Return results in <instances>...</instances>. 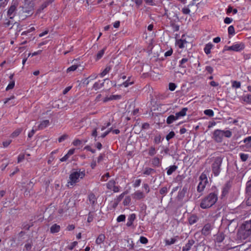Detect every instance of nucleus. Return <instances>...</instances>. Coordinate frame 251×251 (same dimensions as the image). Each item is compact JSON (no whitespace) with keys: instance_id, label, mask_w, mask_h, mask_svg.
Listing matches in <instances>:
<instances>
[{"instance_id":"obj_1","label":"nucleus","mask_w":251,"mask_h":251,"mask_svg":"<svg viewBox=\"0 0 251 251\" xmlns=\"http://www.w3.org/2000/svg\"><path fill=\"white\" fill-rule=\"evenodd\" d=\"M212 192L201 200L200 207L207 209L213 206L218 200V190L215 186H212Z\"/></svg>"},{"instance_id":"obj_2","label":"nucleus","mask_w":251,"mask_h":251,"mask_svg":"<svg viewBox=\"0 0 251 251\" xmlns=\"http://www.w3.org/2000/svg\"><path fill=\"white\" fill-rule=\"evenodd\" d=\"M223 155L213 156L210 160L212 173L215 176H218L222 171V164L224 159Z\"/></svg>"},{"instance_id":"obj_3","label":"nucleus","mask_w":251,"mask_h":251,"mask_svg":"<svg viewBox=\"0 0 251 251\" xmlns=\"http://www.w3.org/2000/svg\"><path fill=\"white\" fill-rule=\"evenodd\" d=\"M251 235V220L245 221L238 229L237 236L240 240H245Z\"/></svg>"},{"instance_id":"obj_4","label":"nucleus","mask_w":251,"mask_h":251,"mask_svg":"<svg viewBox=\"0 0 251 251\" xmlns=\"http://www.w3.org/2000/svg\"><path fill=\"white\" fill-rule=\"evenodd\" d=\"M232 132L230 130H223L220 129L215 130L212 134V138L216 143H221L223 137L230 138L232 136Z\"/></svg>"},{"instance_id":"obj_5","label":"nucleus","mask_w":251,"mask_h":251,"mask_svg":"<svg viewBox=\"0 0 251 251\" xmlns=\"http://www.w3.org/2000/svg\"><path fill=\"white\" fill-rule=\"evenodd\" d=\"M85 176V171L83 170L81 171L80 169L78 171L72 172L69 176V180L68 182V185L74 186L76 183L79 181V178L82 179Z\"/></svg>"},{"instance_id":"obj_6","label":"nucleus","mask_w":251,"mask_h":251,"mask_svg":"<svg viewBox=\"0 0 251 251\" xmlns=\"http://www.w3.org/2000/svg\"><path fill=\"white\" fill-rule=\"evenodd\" d=\"M245 48V45L243 43H240L233 44L230 47L225 46L223 51L225 50H232L234 51H240Z\"/></svg>"},{"instance_id":"obj_7","label":"nucleus","mask_w":251,"mask_h":251,"mask_svg":"<svg viewBox=\"0 0 251 251\" xmlns=\"http://www.w3.org/2000/svg\"><path fill=\"white\" fill-rule=\"evenodd\" d=\"M18 5V3L17 1H12L7 12V15L10 19H13L15 16Z\"/></svg>"},{"instance_id":"obj_8","label":"nucleus","mask_w":251,"mask_h":251,"mask_svg":"<svg viewBox=\"0 0 251 251\" xmlns=\"http://www.w3.org/2000/svg\"><path fill=\"white\" fill-rule=\"evenodd\" d=\"M116 182L114 179L110 180L106 184V188L113 191L114 193H117L120 191V187L116 185Z\"/></svg>"},{"instance_id":"obj_9","label":"nucleus","mask_w":251,"mask_h":251,"mask_svg":"<svg viewBox=\"0 0 251 251\" xmlns=\"http://www.w3.org/2000/svg\"><path fill=\"white\" fill-rule=\"evenodd\" d=\"M2 25L4 27H5V28H8L9 29H12L13 26L14 25H16L18 27L20 25L19 23L14 22L13 19H10V18H9V19H5L3 21Z\"/></svg>"},{"instance_id":"obj_10","label":"nucleus","mask_w":251,"mask_h":251,"mask_svg":"<svg viewBox=\"0 0 251 251\" xmlns=\"http://www.w3.org/2000/svg\"><path fill=\"white\" fill-rule=\"evenodd\" d=\"M213 228V226L211 223L206 224L201 229V234L205 236L210 235Z\"/></svg>"},{"instance_id":"obj_11","label":"nucleus","mask_w":251,"mask_h":251,"mask_svg":"<svg viewBox=\"0 0 251 251\" xmlns=\"http://www.w3.org/2000/svg\"><path fill=\"white\" fill-rule=\"evenodd\" d=\"M115 65V62L113 60L110 61L106 65L105 69L100 74L101 77H103L107 74H108L111 69Z\"/></svg>"},{"instance_id":"obj_12","label":"nucleus","mask_w":251,"mask_h":251,"mask_svg":"<svg viewBox=\"0 0 251 251\" xmlns=\"http://www.w3.org/2000/svg\"><path fill=\"white\" fill-rule=\"evenodd\" d=\"M176 7L175 5H172L170 9V12H168V19L172 20L174 18H179L178 15L176 11Z\"/></svg>"},{"instance_id":"obj_13","label":"nucleus","mask_w":251,"mask_h":251,"mask_svg":"<svg viewBox=\"0 0 251 251\" xmlns=\"http://www.w3.org/2000/svg\"><path fill=\"white\" fill-rule=\"evenodd\" d=\"M189 60V58L188 57L182 58L179 62L178 67L183 69L187 68L191 63Z\"/></svg>"},{"instance_id":"obj_14","label":"nucleus","mask_w":251,"mask_h":251,"mask_svg":"<svg viewBox=\"0 0 251 251\" xmlns=\"http://www.w3.org/2000/svg\"><path fill=\"white\" fill-rule=\"evenodd\" d=\"M136 215L134 213H132L130 214L127 219V222L126 223V226L127 227H134L133 222L136 219Z\"/></svg>"},{"instance_id":"obj_15","label":"nucleus","mask_w":251,"mask_h":251,"mask_svg":"<svg viewBox=\"0 0 251 251\" xmlns=\"http://www.w3.org/2000/svg\"><path fill=\"white\" fill-rule=\"evenodd\" d=\"M179 21V18H174L170 20V26L173 28L174 31H178L179 30V25L176 23Z\"/></svg>"},{"instance_id":"obj_16","label":"nucleus","mask_w":251,"mask_h":251,"mask_svg":"<svg viewBox=\"0 0 251 251\" xmlns=\"http://www.w3.org/2000/svg\"><path fill=\"white\" fill-rule=\"evenodd\" d=\"M192 7L197 8V5L193 2L189 4L187 7H184L182 9V12L183 14L187 15L189 14L191 12V8Z\"/></svg>"},{"instance_id":"obj_17","label":"nucleus","mask_w":251,"mask_h":251,"mask_svg":"<svg viewBox=\"0 0 251 251\" xmlns=\"http://www.w3.org/2000/svg\"><path fill=\"white\" fill-rule=\"evenodd\" d=\"M231 187V185L229 182H227L224 186L222 189V197H225L226 196L229 192V190Z\"/></svg>"},{"instance_id":"obj_18","label":"nucleus","mask_w":251,"mask_h":251,"mask_svg":"<svg viewBox=\"0 0 251 251\" xmlns=\"http://www.w3.org/2000/svg\"><path fill=\"white\" fill-rule=\"evenodd\" d=\"M188 110V108L184 107L181 110L178 112L176 113V115H174L176 120L178 119L180 117H184L186 114V112Z\"/></svg>"},{"instance_id":"obj_19","label":"nucleus","mask_w":251,"mask_h":251,"mask_svg":"<svg viewBox=\"0 0 251 251\" xmlns=\"http://www.w3.org/2000/svg\"><path fill=\"white\" fill-rule=\"evenodd\" d=\"M195 241L193 239L189 240L187 243L182 248V251H189L192 246L195 244Z\"/></svg>"},{"instance_id":"obj_20","label":"nucleus","mask_w":251,"mask_h":251,"mask_svg":"<svg viewBox=\"0 0 251 251\" xmlns=\"http://www.w3.org/2000/svg\"><path fill=\"white\" fill-rule=\"evenodd\" d=\"M145 197V195L142 192L140 191H137L133 194V199L136 200H140L144 199Z\"/></svg>"},{"instance_id":"obj_21","label":"nucleus","mask_w":251,"mask_h":251,"mask_svg":"<svg viewBox=\"0 0 251 251\" xmlns=\"http://www.w3.org/2000/svg\"><path fill=\"white\" fill-rule=\"evenodd\" d=\"M151 165L155 167H159L161 165V161L158 157H154L151 160Z\"/></svg>"},{"instance_id":"obj_22","label":"nucleus","mask_w":251,"mask_h":251,"mask_svg":"<svg viewBox=\"0 0 251 251\" xmlns=\"http://www.w3.org/2000/svg\"><path fill=\"white\" fill-rule=\"evenodd\" d=\"M225 238V235L222 232H218L216 234V237L215 238V241L218 243H220L223 241V240Z\"/></svg>"},{"instance_id":"obj_23","label":"nucleus","mask_w":251,"mask_h":251,"mask_svg":"<svg viewBox=\"0 0 251 251\" xmlns=\"http://www.w3.org/2000/svg\"><path fill=\"white\" fill-rule=\"evenodd\" d=\"M198 220V217L195 214H193L188 218V222L190 225H192L197 222Z\"/></svg>"},{"instance_id":"obj_24","label":"nucleus","mask_w":251,"mask_h":251,"mask_svg":"<svg viewBox=\"0 0 251 251\" xmlns=\"http://www.w3.org/2000/svg\"><path fill=\"white\" fill-rule=\"evenodd\" d=\"M156 173V171L155 169L149 167H146L145 168V170L143 174L145 175L149 176L151 175Z\"/></svg>"},{"instance_id":"obj_25","label":"nucleus","mask_w":251,"mask_h":251,"mask_svg":"<svg viewBox=\"0 0 251 251\" xmlns=\"http://www.w3.org/2000/svg\"><path fill=\"white\" fill-rule=\"evenodd\" d=\"M207 184V182H200L197 188V191L199 193L202 192Z\"/></svg>"},{"instance_id":"obj_26","label":"nucleus","mask_w":251,"mask_h":251,"mask_svg":"<svg viewBox=\"0 0 251 251\" xmlns=\"http://www.w3.org/2000/svg\"><path fill=\"white\" fill-rule=\"evenodd\" d=\"M50 124V121L48 120H43L38 126V129H43Z\"/></svg>"},{"instance_id":"obj_27","label":"nucleus","mask_w":251,"mask_h":251,"mask_svg":"<svg viewBox=\"0 0 251 251\" xmlns=\"http://www.w3.org/2000/svg\"><path fill=\"white\" fill-rule=\"evenodd\" d=\"M88 199L92 205H94L97 202V198L94 193H91L88 195Z\"/></svg>"},{"instance_id":"obj_28","label":"nucleus","mask_w":251,"mask_h":251,"mask_svg":"<svg viewBox=\"0 0 251 251\" xmlns=\"http://www.w3.org/2000/svg\"><path fill=\"white\" fill-rule=\"evenodd\" d=\"M107 47H105L97 53L96 55V61H98L102 57Z\"/></svg>"},{"instance_id":"obj_29","label":"nucleus","mask_w":251,"mask_h":251,"mask_svg":"<svg viewBox=\"0 0 251 251\" xmlns=\"http://www.w3.org/2000/svg\"><path fill=\"white\" fill-rule=\"evenodd\" d=\"M60 230V226L55 224L53 225L50 228V231L51 233H55L58 232Z\"/></svg>"},{"instance_id":"obj_30","label":"nucleus","mask_w":251,"mask_h":251,"mask_svg":"<svg viewBox=\"0 0 251 251\" xmlns=\"http://www.w3.org/2000/svg\"><path fill=\"white\" fill-rule=\"evenodd\" d=\"M105 239V236L103 234H100L99 235L98 238L96 239V243L97 245H100L102 243Z\"/></svg>"},{"instance_id":"obj_31","label":"nucleus","mask_w":251,"mask_h":251,"mask_svg":"<svg viewBox=\"0 0 251 251\" xmlns=\"http://www.w3.org/2000/svg\"><path fill=\"white\" fill-rule=\"evenodd\" d=\"M106 80H108V79H104L103 82L100 83H99V82H95L93 86V89H94L95 90H97L102 88L104 86V81H106Z\"/></svg>"},{"instance_id":"obj_32","label":"nucleus","mask_w":251,"mask_h":251,"mask_svg":"<svg viewBox=\"0 0 251 251\" xmlns=\"http://www.w3.org/2000/svg\"><path fill=\"white\" fill-rule=\"evenodd\" d=\"M213 47V45L211 43H208V44H206L205 46V47L204 48V52L206 54H209L211 52V49Z\"/></svg>"},{"instance_id":"obj_33","label":"nucleus","mask_w":251,"mask_h":251,"mask_svg":"<svg viewBox=\"0 0 251 251\" xmlns=\"http://www.w3.org/2000/svg\"><path fill=\"white\" fill-rule=\"evenodd\" d=\"M242 100L247 103L251 104V94L244 95L242 97Z\"/></svg>"},{"instance_id":"obj_34","label":"nucleus","mask_w":251,"mask_h":251,"mask_svg":"<svg viewBox=\"0 0 251 251\" xmlns=\"http://www.w3.org/2000/svg\"><path fill=\"white\" fill-rule=\"evenodd\" d=\"M177 168V166L172 165L170 166L167 169V174L168 176L171 175Z\"/></svg>"},{"instance_id":"obj_35","label":"nucleus","mask_w":251,"mask_h":251,"mask_svg":"<svg viewBox=\"0 0 251 251\" xmlns=\"http://www.w3.org/2000/svg\"><path fill=\"white\" fill-rule=\"evenodd\" d=\"M157 152V151L154 146H151L148 149V155L151 156H154Z\"/></svg>"},{"instance_id":"obj_36","label":"nucleus","mask_w":251,"mask_h":251,"mask_svg":"<svg viewBox=\"0 0 251 251\" xmlns=\"http://www.w3.org/2000/svg\"><path fill=\"white\" fill-rule=\"evenodd\" d=\"M244 143L246 144L245 147L247 149L251 148L250 143L251 144V136H248L245 138L243 140Z\"/></svg>"},{"instance_id":"obj_37","label":"nucleus","mask_w":251,"mask_h":251,"mask_svg":"<svg viewBox=\"0 0 251 251\" xmlns=\"http://www.w3.org/2000/svg\"><path fill=\"white\" fill-rule=\"evenodd\" d=\"M176 118L174 115L169 116L166 120V123L168 125L172 124L174 121H176Z\"/></svg>"},{"instance_id":"obj_38","label":"nucleus","mask_w":251,"mask_h":251,"mask_svg":"<svg viewBox=\"0 0 251 251\" xmlns=\"http://www.w3.org/2000/svg\"><path fill=\"white\" fill-rule=\"evenodd\" d=\"M23 129L22 128H19L16 129L14 131L12 132L11 134V137L12 138H15L17 137L22 131Z\"/></svg>"},{"instance_id":"obj_39","label":"nucleus","mask_w":251,"mask_h":251,"mask_svg":"<svg viewBox=\"0 0 251 251\" xmlns=\"http://www.w3.org/2000/svg\"><path fill=\"white\" fill-rule=\"evenodd\" d=\"M177 239L176 238H172L170 239H165V242L166 245L170 246L176 243Z\"/></svg>"},{"instance_id":"obj_40","label":"nucleus","mask_w":251,"mask_h":251,"mask_svg":"<svg viewBox=\"0 0 251 251\" xmlns=\"http://www.w3.org/2000/svg\"><path fill=\"white\" fill-rule=\"evenodd\" d=\"M170 150V155L171 156H174L176 154L177 151V148L175 146H172L170 147V148H169Z\"/></svg>"},{"instance_id":"obj_41","label":"nucleus","mask_w":251,"mask_h":251,"mask_svg":"<svg viewBox=\"0 0 251 251\" xmlns=\"http://www.w3.org/2000/svg\"><path fill=\"white\" fill-rule=\"evenodd\" d=\"M199 179L200 180V182L202 181V182L208 183L207 176L204 173H201V176L199 177Z\"/></svg>"},{"instance_id":"obj_42","label":"nucleus","mask_w":251,"mask_h":251,"mask_svg":"<svg viewBox=\"0 0 251 251\" xmlns=\"http://www.w3.org/2000/svg\"><path fill=\"white\" fill-rule=\"evenodd\" d=\"M164 138H162L160 135H158V136H156L154 139V142L156 144H158L162 142Z\"/></svg>"},{"instance_id":"obj_43","label":"nucleus","mask_w":251,"mask_h":251,"mask_svg":"<svg viewBox=\"0 0 251 251\" xmlns=\"http://www.w3.org/2000/svg\"><path fill=\"white\" fill-rule=\"evenodd\" d=\"M131 202V198L130 196L126 197L125 199L123 201V204L125 206L129 205Z\"/></svg>"},{"instance_id":"obj_44","label":"nucleus","mask_w":251,"mask_h":251,"mask_svg":"<svg viewBox=\"0 0 251 251\" xmlns=\"http://www.w3.org/2000/svg\"><path fill=\"white\" fill-rule=\"evenodd\" d=\"M232 87L235 88H239L241 87V83L236 80L231 81Z\"/></svg>"},{"instance_id":"obj_45","label":"nucleus","mask_w":251,"mask_h":251,"mask_svg":"<svg viewBox=\"0 0 251 251\" xmlns=\"http://www.w3.org/2000/svg\"><path fill=\"white\" fill-rule=\"evenodd\" d=\"M168 193V188L166 187L161 188L159 190V193L162 196V198Z\"/></svg>"},{"instance_id":"obj_46","label":"nucleus","mask_w":251,"mask_h":251,"mask_svg":"<svg viewBox=\"0 0 251 251\" xmlns=\"http://www.w3.org/2000/svg\"><path fill=\"white\" fill-rule=\"evenodd\" d=\"M185 194L184 193L182 192L181 191H179L178 193L177 196L176 197L177 200L178 201H182L183 199L184 198Z\"/></svg>"},{"instance_id":"obj_47","label":"nucleus","mask_w":251,"mask_h":251,"mask_svg":"<svg viewBox=\"0 0 251 251\" xmlns=\"http://www.w3.org/2000/svg\"><path fill=\"white\" fill-rule=\"evenodd\" d=\"M127 193V191H125L120 195L116 199H115L118 202H120L124 197L125 195Z\"/></svg>"},{"instance_id":"obj_48","label":"nucleus","mask_w":251,"mask_h":251,"mask_svg":"<svg viewBox=\"0 0 251 251\" xmlns=\"http://www.w3.org/2000/svg\"><path fill=\"white\" fill-rule=\"evenodd\" d=\"M204 114L209 117H213L214 116V112L211 109H206L204 111Z\"/></svg>"},{"instance_id":"obj_49","label":"nucleus","mask_w":251,"mask_h":251,"mask_svg":"<svg viewBox=\"0 0 251 251\" xmlns=\"http://www.w3.org/2000/svg\"><path fill=\"white\" fill-rule=\"evenodd\" d=\"M239 155H240L241 160L243 162L247 161L249 158V155L247 154L241 153H240Z\"/></svg>"},{"instance_id":"obj_50","label":"nucleus","mask_w":251,"mask_h":251,"mask_svg":"<svg viewBox=\"0 0 251 251\" xmlns=\"http://www.w3.org/2000/svg\"><path fill=\"white\" fill-rule=\"evenodd\" d=\"M175 136V133L174 131H172L168 134L166 136V140L169 141L170 139L174 138Z\"/></svg>"},{"instance_id":"obj_51","label":"nucleus","mask_w":251,"mask_h":251,"mask_svg":"<svg viewBox=\"0 0 251 251\" xmlns=\"http://www.w3.org/2000/svg\"><path fill=\"white\" fill-rule=\"evenodd\" d=\"M15 86V80H12L10 82L7 87L6 88V91H8L10 89H12Z\"/></svg>"},{"instance_id":"obj_52","label":"nucleus","mask_w":251,"mask_h":251,"mask_svg":"<svg viewBox=\"0 0 251 251\" xmlns=\"http://www.w3.org/2000/svg\"><path fill=\"white\" fill-rule=\"evenodd\" d=\"M133 83V82H129V79L124 82L122 84H119V86L121 87L124 86L125 87H127L129 85H131Z\"/></svg>"},{"instance_id":"obj_53","label":"nucleus","mask_w":251,"mask_h":251,"mask_svg":"<svg viewBox=\"0 0 251 251\" xmlns=\"http://www.w3.org/2000/svg\"><path fill=\"white\" fill-rule=\"evenodd\" d=\"M176 44L180 49H183L184 45H183L182 39H179L176 41Z\"/></svg>"},{"instance_id":"obj_54","label":"nucleus","mask_w":251,"mask_h":251,"mask_svg":"<svg viewBox=\"0 0 251 251\" xmlns=\"http://www.w3.org/2000/svg\"><path fill=\"white\" fill-rule=\"evenodd\" d=\"M126 215L124 214L120 215L117 218V221L118 223L124 222L126 220Z\"/></svg>"},{"instance_id":"obj_55","label":"nucleus","mask_w":251,"mask_h":251,"mask_svg":"<svg viewBox=\"0 0 251 251\" xmlns=\"http://www.w3.org/2000/svg\"><path fill=\"white\" fill-rule=\"evenodd\" d=\"M228 33L229 35H233L235 34L234 27L233 25H230L228 28Z\"/></svg>"},{"instance_id":"obj_56","label":"nucleus","mask_w":251,"mask_h":251,"mask_svg":"<svg viewBox=\"0 0 251 251\" xmlns=\"http://www.w3.org/2000/svg\"><path fill=\"white\" fill-rule=\"evenodd\" d=\"M94 219V213L92 212H90L88 215L87 222L91 223L93 221Z\"/></svg>"},{"instance_id":"obj_57","label":"nucleus","mask_w":251,"mask_h":251,"mask_svg":"<svg viewBox=\"0 0 251 251\" xmlns=\"http://www.w3.org/2000/svg\"><path fill=\"white\" fill-rule=\"evenodd\" d=\"M78 66H79L78 65H73L71 66V67H69L67 69V72L74 71L76 70Z\"/></svg>"},{"instance_id":"obj_58","label":"nucleus","mask_w":251,"mask_h":251,"mask_svg":"<svg viewBox=\"0 0 251 251\" xmlns=\"http://www.w3.org/2000/svg\"><path fill=\"white\" fill-rule=\"evenodd\" d=\"M32 226H33L32 224L31 225H29L27 224L26 223H24L22 224V228L23 229H24L28 230L29 229L30 227H31Z\"/></svg>"},{"instance_id":"obj_59","label":"nucleus","mask_w":251,"mask_h":251,"mask_svg":"<svg viewBox=\"0 0 251 251\" xmlns=\"http://www.w3.org/2000/svg\"><path fill=\"white\" fill-rule=\"evenodd\" d=\"M176 87V85L173 82H171L169 84V89L171 91H174Z\"/></svg>"},{"instance_id":"obj_60","label":"nucleus","mask_w":251,"mask_h":251,"mask_svg":"<svg viewBox=\"0 0 251 251\" xmlns=\"http://www.w3.org/2000/svg\"><path fill=\"white\" fill-rule=\"evenodd\" d=\"M139 241L141 243L143 244H146L148 242V239L146 237H144V236H141L140 238Z\"/></svg>"},{"instance_id":"obj_61","label":"nucleus","mask_w":251,"mask_h":251,"mask_svg":"<svg viewBox=\"0 0 251 251\" xmlns=\"http://www.w3.org/2000/svg\"><path fill=\"white\" fill-rule=\"evenodd\" d=\"M77 244V242L76 241L73 242L71 245L67 246V248L70 250H73Z\"/></svg>"},{"instance_id":"obj_62","label":"nucleus","mask_w":251,"mask_h":251,"mask_svg":"<svg viewBox=\"0 0 251 251\" xmlns=\"http://www.w3.org/2000/svg\"><path fill=\"white\" fill-rule=\"evenodd\" d=\"M82 143V141H81L79 139H76L73 141V144L75 146H78L81 145Z\"/></svg>"},{"instance_id":"obj_63","label":"nucleus","mask_w":251,"mask_h":251,"mask_svg":"<svg viewBox=\"0 0 251 251\" xmlns=\"http://www.w3.org/2000/svg\"><path fill=\"white\" fill-rule=\"evenodd\" d=\"M104 157H105L104 153H100L98 157L97 162L98 163H100L103 160V158Z\"/></svg>"},{"instance_id":"obj_64","label":"nucleus","mask_w":251,"mask_h":251,"mask_svg":"<svg viewBox=\"0 0 251 251\" xmlns=\"http://www.w3.org/2000/svg\"><path fill=\"white\" fill-rule=\"evenodd\" d=\"M248 195V198L246 200L247 205L248 206H251V194H247Z\"/></svg>"}]
</instances>
